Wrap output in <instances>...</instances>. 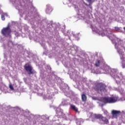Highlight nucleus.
I'll return each mask as SVG.
<instances>
[{
	"label": "nucleus",
	"instance_id": "obj_13",
	"mask_svg": "<svg viewBox=\"0 0 125 125\" xmlns=\"http://www.w3.org/2000/svg\"><path fill=\"white\" fill-rule=\"evenodd\" d=\"M56 112L58 114V116H62V118L66 119L65 114L63 113V110L60 109V107H58L56 110Z\"/></svg>",
	"mask_w": 125,
	"mask_h": 125
},
{
	"label": "nucleus",
	"instance_id": "obj_1",
	"mask_svg": "<svg viewBox=\"0 0 125 125\" xmlns=\"http://www.w3.org/2000/svg\"><path fill=\"white\" fill-rule=\"evenodd\" d=\"M92 30L93 32L97 33L102 36V37H104L106 36L109 40H111L113 43H115L114 41L117 40L118 43H115V46L116 49L118 54L120 56V59L122 61V68L125 69V42L121 39H119L116 37L115 34H113V29L110 28H106L102 31H100L96 26H93L92 27Z\"/></svg>",
	"mask_w": 125,
	"mask_h": 125
},
{
	"label": "nucleus",
	"instance_id": "obj_31",
	"mask_svg": "<svg viewBox=\"0 0 125 125\" xmlns=\"http://www.w3.org/2000/svg\"><path fill=\"white\" fill-rule=\"evenodd\" d=\"M83 82L84 83H86V78H83Z\"/></svg>",
	"mask_w": 125,
	"mask_h": 125
},
{
	"label": "nucleus",
	"instance_id": "obj_39",
	"mask_svg": "<svg viewBox=\"0 0 125 125\" xmlns=\"http://www.w3.org/2000/svg\"><path fill=\"white\" fill-rule=\"evenodd\" d=\"M86 4V5H87V4Z\"/></svg>",
	"mask_w": 125,
	"mask_h": 125
},
{
	"label": "nucleus",
	"instance_id": "obj_15",
	"mask_svg": "<svg viewBox=\"0 0 125 125\" xmlns=\"http://www.w3.org/2000/svg\"><path fill=\"white\" fill-rule=\"evenodd\" d=\"M46 13L47 14H49L52 11V8H51V6L50 4H48L46 5Z\"/></svg>",
	"mask_w": 125,
	"mask_h": 125
},
{
	"label": "nucleus",
	"instance_id": "obj_12",
	"mask_svg": "<svg viewBox=\"0 0 125 125\" xmlns=\"http://www.w3.org/2000/svg\"><path fill=\"white\" fill-rule=\"evenodd\" d=\"M54 96V94H53V93L51 92V91H48L47 94L46 95H43V99H51V98H53V97Z\"/></svg>",
	"mask_w": 125,
	"mask_h": 125
},
{
	"label": "nucleus",
	"instance_id": "obj_7",
	"mask_svg": "<svg viewBox=\"0 0 125 125\" xmlns=\"http://www.w3.org/2000/svg\"><path fill=\"white\" fill-rule=\"evenodd\" d=\"M1 33L3 36L5 37H7L10 35V33H11V29H10V26L9 24L7 25L6 27L3 28L1 31Z\"/></svg>",
	"mask_w": 125,
	"mask_h": 125
},
{
	"label": "nucleus",
	"instance_id": "obj_21",
	"mask_svg": "<svg viewBox=\"0 0 125 125\" xmlns=\"http://www.w3.org/2000/svg\"><path fill=\"white\" fill-rule=\"evenodd\" d=\"M41 118L44 120V121H48V120H49V117H47V116L46 115H43L41 117Z\"/></svg>",
	"mask_w": 125,
	"mask_h": 125
},
{
	"label": "nucleus",
	"instance_id": "obj_19",
	"mask_svg": "<svg viewBox=\"0 0 125 125\" xmlns=\"http://www.w3.org/2000/svg\"><path fill=\"white\" fill-rule=\"evenodd\" d=\"M6 88L5 85L3 84L2 82H0V89L1 90H4Z\"/></svg>",
	"mask_w": 125,
	"mask_h": 125
},
{
	"label": "nucleus",
	"instance_id": "obj_35",
	"mask_svg": "<svg viewBox=\"0 0 125 125\" xmlns=\"http://www.w3.org/2000/svg\"><path fill=\"white\" fill-rule=\"evenodd\" d=\"M0 13H2V11H1V10L0 9Z\"/></svg>",
	"mask_w": 125,
	"mask_h": 125
},
{
	"label": "nucleus",
	"instance_id": "obj_23",
	"mask_svg": "<svg viewBox=\"0 0 125 125\" xmlns=\"http://www.w3.org/2000/svg\"><path fill=\"white\" fill-rule=\"evenodd\" d=\"M62 106L67 105V100H62Z\"/></svg>",
	"mask_w": 125,
	"mask_h": 125
},
{
	"label": "nucleus",
	"instance_id": "obj_38",
	"mask_svg": "<svg viewBox=\"0 0 125 125\" xmlns=\"http://www.w3.org/2000/svg\"><path fill=\"white\" fill-rule=\"evenodd\" d=\"M123 91H124V90L122 89V92H123Z\"/></svg>",
	"mask_w": 125,
	"mask_h": 125
},
{
	"label": "nucleus",
	"instance_id": "obj_24",
	"mask_svg": "<svg viewBox=\"0 0 125 125\" xmlns=\"http://www.w3.org/2000/svg\"><path fill=\"white\" fill-rule=\"evenodd\" d=\"M73 48L74 49L75 51H78L79 50V47L76 45H74L73 46Z\"/></svg>",
	"mask_w": 125,
	"mask_h": 125
},
{
	"label": "nucleus",
	"instance_id": "obj_17",
	"mask_svg": "<svg viewBox=\"0 0 125 125\" xmlns=\"http://www.w3.org/2000/svg\"><path fill=\"white\" fill-rule=\"evenodd\" d=\"M70 109H72V110L75 111V112H76V113H78V114H80V111H79V110H78V108H77V107H76V105H75L73 104H70Z\"/></svg>",
	"mask_w": 125,
	"mask_h": 125
},
{
	"label": "nucleus",
	"instance_id": "obj_4",
	"mask_svg": "<svg viewBox=\"0 0 125 125\" xmlns=\"http://www.w3.org/2000/svg\"><path fill=\"white\" fill-rule=\"evenodd\" d=\"M91 117L92 118V121L93 122H99V124L101 125H108L109 121L105 117H102V115L100 114H93L90 113Z\"/></svg>",
	"mask_w": 125,
	"mask_h": 125
},
{
	"label": "nucleus",
	"instance_id": "obj_8",
	"mask_svg": "<svg viewBox=\"0 0 125 125\" xmlns=\"http://www.w3.org/2000/svg\"><path fill=\"white\" fill-rule=\"evenodd\" d=\"M105 62H104V60H103V58L100 57L98 58L95 62L94 65L95 67H100L101 65H105L104 64Z\"/></svg>",
	"mask_w": 125,
	"mask_h": 125
},
{
	"label": "nucleus",
	"instance_id": "obj_32",
	"mask_svg": "<svg viewBox=\"0 0 125 125\" xmlns=\"http://www.w3.org/2000/svg\"><path fill=\"white\" fill-rule=\"evenodd\" d=\"M121 100H122V101H125V97L122 98Z\"/></svg>",
	"mask_w": 125,
	"mask_h": 125
},
{
	"label": "nucleus",
	"instance_id": "obj_37",
	"mask_svg": "<svg viewBox=\"0 0 125 125\" xmlns=\"http://www.w3.org/2000/svg\"><path fill=\"white\" fill-rule=\"evenodd\" d=\"M124 31H125V27H124Z\"/></svg>",
	"mask_w": 125,
	"mask_h": 125
},
{
	"label": "nucleus",
	"instance_id": "obj_28",
	"mask_svg": "<svg viewBox=\"0 0 125 125\" xmlns=\"http://www.w3.org/2000/svg\"><path fill=\"white\" fill-rule=\"evenodd\" d=\"M115 31H119L120 30V27H115Z\"/></svg>",
	"mask_w": 125,
	"mask_h": 125
},
{
	"label": "nucleus",
	"instance_id": "obj_27",
	"mask_svg": "<svg viewBox=\"0 0 125 125\" xmlns=\"http://www.w3.org/2000/svg\"><path fill=\"white\" fill-rule=\"evenodd\" d=\"M92 100H97L98 98L96 97H91Z\"/></svg>",
	"mask_w": 125,
	"mask_h": 125
},
{
	"label": "nucleus",
	"instance_id": "obj_30",
	"mask_svg": "<svg viewBox=\"0 0 125 125\" xmlns=\"http://www.w3.org/2000/svg\"><path fill=\"white\" fill-rule=\"evenodd\" d=\"M72 34L73 37H75V38H76V35H75V32H72Z\"/></svg>",
	"mask_w": 125,
	"mask_h": 125
},
{
	"label": "nucleus",
	"instance_id": "obj_5",
	"mask_svg": "<svg viewBox=\"0 0 125 125\" xmlns=\"http://www.w3.org/2000/svg\"><path fill=\"white\" fill-rule=\"evenodd\" d=\"M31 11L25 12L22 13V15L25 16V20L31 21V19H33V18H34V15L37 13V9H36L34 7L31 8Z\"/></svg>",
	"mask_w": 125,
	"mask_h": 125
},
{
	"label": "nucleus",
	"instance_id": "obj_22",
	"mask_svg": "<svg viewBox=\"0 0 125 125\" xmlns=\"http://www.w3.org/2000/svg\"><path fill=\"white\" fill-rule=\"evenodd\" d=\"M4 16H7V14L3 13V14L1 15V18L3 21H4V20H5V18H4Z\"/></svg>",
	"mask_w": 125,
	"mask_h": 125
},
{
	"label": "nucleus",
	"instance_id": "obj_25",
	"mask_svg": "<svg viewBox=\"0 0 125 125\" xmlns=\"http://www.w3.org/2000/svg\"><path fill=\"white\" fill-rule=\"evenodd\" d=\"M9 87L11 90H14V88L13 87V86H12L11 84L9 85Z\"/></svg>",
	"mask_w": 125,
	"mask_h": 125
},
{
	"label": "nucleus",
	"instance_id": "obj_14",
	"mask_svg": "<svg viewBox=\"0 0 125 125\" xmlns=\"http://www.w3.org/2000/svg\"><path fill=\"white\" fill-rule=\"evenodd\" d=\"M111 113L113 118H117V117H119V116L121 115V111L119 110H113L112 111Z\"/></svg>",
	"mask_w": 125,
	"mask_h": 125
},
{
	"label": "nucleus",
	"instance_id": "obj_20",
	"mask_svg": "<svg viewBox=\"0 0 125 125\" xmlns=\"http://www.w3.org/2000/svg\"><path fill=\"white\" fill-rule=\"evenodd\" d=\"M77 122H76V124L78 125H81V124L82 123H83V119H77Z\"/></svg>",
	"mask_w": 125,
	"mask_h": 125
},
{
	"label": "nucleus",
	"instance_id": "obj_36",
	"mask_svg": "<svg viewBox=\"0 0 125 125\" xmlns=\"http://www.w3.org/2000/svg\"><path fill=\"white\" fill-rule=\"evenodd\" d=\"M69 32H70V30L67 31L68 33H69Z\"/></svg>",
	"mask_w": 125,
	"mask_h": 125
},
{
	"label": "nucleus",
	"instance_id": "obj_26",
	"mask_svg": "<svg viewBox=\"0 0 125 125\" xmlns=\"http://www.w3.org/2000/svg\"><path fill=\"white\" fill-rule=\"evenodd\" d=\"M87 0V1H88V2H89V3H91L93 2L95 0Z\"/></svg>",
	"mask_w": 125,
	"mask_h": 125
},
{
	"label": "nucleus",
	"instance_id": "obj_34",
	"mask_svg": "<svg viewBox=\"0 0 125 125\" xmlns=\"http://www.w3.org/2000/svg\"><path fill=\"white\" fill-rule=\"evenodd\" d=\"M48 68L49 70H51V67H50V66H48Z\"/></svg>",
	"mask_w": 125,
	"mask_h": 125
},
{
	"label": "nucleus",
	"instance_id": "obj_2",
	"mask_svg": "<svg viewBox=\"0 0 125 125\" xmlns=\"http://www.w3.org/2000/svg\"><path fill=\"white\" fill-rule=\"evenodd\" d=\"M95 73L96 74H110L111 77L115 79L117 84H120L121 82H122L123 83H125V79H124L122 73H119L117 69H110V67L107 64L103 65L100 71L95 72Z\"/></svg>",
	"mask_w": 125,
	"mask_h": 125
},
{
	"label": "nucleus",
	"instance_id": "obj_10",
	"mask_svg": "<svg viewBox=\"0 0 125 125\" xmlns=\"http://www.w3.org/2000/svg\"><path fill=\"white\" fill-rule=\"evenodd\" d=\"M24 69L29 76L30 75H33V74H35V71L33 69V67L29 64L24 66Z\"/></svg>",
	"mask_w": 125,
	"mask_h": 125
},
{
	"label": "nucleus",
	"instance_id": "obj_3",
	"mask_svg": "<svg viewBox=\"0 0 125 125\" xmlns=\"http://www.w3.org/2000/svg\"><path fill=\"white\" fill-rule=\"evenodd\" d=\"M118 100H119L118 97H104L101 98L102 102L100 103V106L103 107L106 104H113V103H116Z\"/></svg>",
	"mask_w": 125,
	"mask_h": 125
},
{
	"label": "nucleus",
	"instance_id": "obj_11",
	"mask_svg": "<svg viewBox=\"0 0 125 125\" xmlns=\"http://www.w3.org/2000/svg\"><path fill=\"white\" fill-rule=\"evenodd\" d=\"M69 73L70 74V78L73 79V81H78V80H79L80 76H79V74H78V72L77 71H75L72 73V74L70 72H69Z\"/></svg>",
	"mask_w": 125,
	"mask_h": 125
},
{
	"label": "nucleus",
	"instance_id": "obj_33",
	"mask_svg": "<svg viewBox=\"0 0 125 125\" xmlns=\"http://www.w3.org/2000/svg\"><path fill=\"white\" fill-rule=\"evenodd\" d=\"M66 93H67V92H64V94H65V95L66 96H68V94H66Z\"/></svg>",
	"mask_w": 125,
	"mask_h": 125
},
{
	"label": "nucleus",
	"instance_id": "obj_29",
	"mask_svg": "<svg viewBox=\"0 0 125 125\" xmlns=\"http://www.w3.org/2000/svg\"><path fill=\"white\" fill-rule=\"evenodd\" d=\"M41 45L43 47H44V46H45V43L43 42L42 43H41Z\"/></svg>",
	"mask_w": 125,
	"mask_h": 125
},
{
	"label": "nucleus",
	"instance_id": "obj_9",
	"mask_svg": "<svg viewBox=\"0 0 125 125\" xmlns=\"http://www.w3.org/2000/svg\"><path fill=\"white\" fill-rule=\"evenodd\" d=\"M10 1H12L13 4L15 6L16 9H18L19 11H21V10H20L19 6H21L22 5V4H21V2L22 1V0H10Z\"/></svg>",
	"mask_w": 125,
	"mask_h": 125
},
{
	"label": "nucleus",
	"instance_id": "obj_6",
	"mask_svg": "<svg viewBox=\"0 0 125 125\" xmlns=\"http://www.w3.org/2000/svg\"><path fill=\"white\" fill-rule=\"evenodd\" d=\"M94 88L96 91L103 92V91H105L106 86L102 83H98L94 87Z\"/></svg>",
	"mask_w": 125,
	"mask_h": 125
},
{
	"label": "nucleus",
	"instance_id": "obj_18",
	"mask_svg": "<svg viewBox=\"0 0 125 125\" xmlns=\"http://www.w3.org/2000/svg\"><path fill=\"white\" fill-rule=\"evenodd\" d=\"M81 99L83 102H86V100H87V97L85 94H83L81 95Z\"/></svg>",
	"mask_w": 125,
	"mask_h": 125
},
{
	"label": "nucleus",
	"instance_id": "obj_16",
	"mask_svg": "<svg viewBox=\"0 0 125 125\" xmlns=\"http://www.w3.org/2000/svg\"><path fill=\"white\" fill-rule=\"evenodd\" d=\"M120 121L125 124V112L122 111V116L120 117Z\"/></svg>",
	"mask_w": 125,
	"mask_h": 125
}]
</instances>
